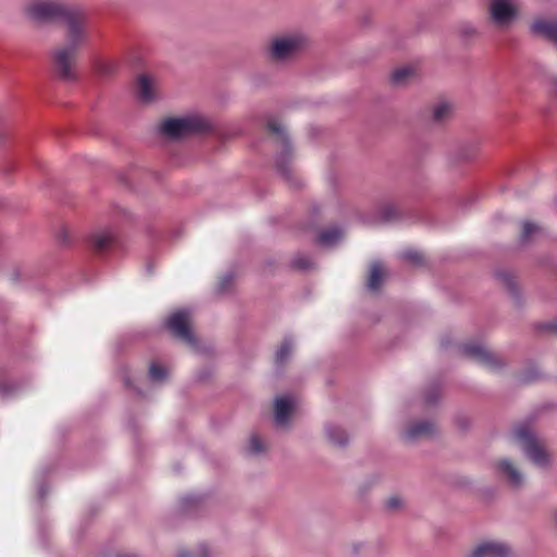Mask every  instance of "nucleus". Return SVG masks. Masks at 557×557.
<instances>
[{
	"instance_id": "nucleus-25",
	"label": "nucleus",
	"mask_w": 557,
	"mask_h": 557,
	"mask_svg": "<svg viewBox=\"0 0 557 557\" xmlns=\"http://www.w3.org/2000/svg\"><path fill=\"white\" fill-rule=\"evenodd\" d=\"M451 112V107L447 102H441L433 107L432 110V120L434 122L441 123L445 121Z\"/></svg>"
},
{
	"instance_id": "nucleus-40",
	"label": "nucleus",
	"mask_w": 557,
	"mask_h": 557,
	"mask_svg": "<svg viewBox=\"0 0 557 557\" xmlns=\"http://www.w3.org/2000/svg\"><path fill=\"white\" fill-rule=\"evenodd\" d=\"M364 547V544L363 543H357V544H354L352 545V552L355 555H358L361 550V548Z\"/></svg>"
},
{
	"instance_id": "nucleus-4",
	"label": "nucleus",
	"mask_w": 557,
	"mask_h": 557,
	"mask_svg": "<svg viewBox=\"0 0 557 557\" xmlns=\"http://www.w3.org/2000/svg\"><path fill=\"white\" fill-rule=\"evenodd\" d=\"M268 127L271 132L276 134L277 141L281 145V152L276 156L275 165L278 173L290 183L292 186L298 187L300 186V180L296 177L294 174V170L292 166V148L289 145L288 137L285 133V128L281 122L276 120H270L268 122Z\"/></svg>"
},
{
	"instance_id": "nucleus-7",
	"label": "nucleus",
	"mask_w": 557,
	"mask_h": 557,
	"mask_svg": "<svg viewBox=\"0 0 557 557\" xmlns=\"http://www.w3.org/2000/svg\"><path fill=\"white\" fill-rule=\"evenodd\" d=\"M188 319L189 312L186 309H182L171 314L165 325L177 339L191 348H196L198 344L197 338L188 324Z\"/></svg>"
},
{
	"instance_id": "nucleus-10",
	"label": "nucleus",
	"mask_w": 557,
	"mask_h": 557,
	"mask_svg": "<svg viewBox=\"0 0 557 557\" xmlns=\"http://www.w3.org/2000/svg\"><path fill=\"white\" fill-rule=\"evenodd\" d=\"M435 424L429 420L414 421L410 423L401 433V438L413 444L420 440L431 438L435 435Z\"/></svg>"
},
{
	"instance_id": "nucleus-1",
	"label": "nucleus",
	"mask_w": 557,
	"mask_h": 557,
	"mask_svg": "<svg viewBox=\"0 0 557 557\" xmlns=\"http://www.w3.org/2000/svg\"><path fill=\"white\" fill-rule=\"evenodd\" d=\"M23 11L29 20L39 24L63 21L64 44L52 51L51 60L59 78L74 82L77 78L75 63L78 51L89 38L86 10L64 0H29L24 4Z\"/></svg>"
},
{
	"instance_id": "nucleus-44",
	"label": "nucleus",
	"mask_w": 557,
	"mask_h": 557,
	"mask_svg": "<svg viewBox=\"0 0 557 557\" xmlns=\"http://www.w3.org/2000/svg\"><path fill=\"white\" fill-rule=\"evenodd\" d=\"M553 92L557 97V82L554 83Z\"/></svg>"
},
{
	"instance_id": "nucleus-20",
	"label": "nucleus",
	"mask_w": 557,
	"mask_h": 557,
	"mask_svg": "<svg viewBox=\"0 0 557 557\" xmlns=\"http://www.w3.org/2000/svg\"><path fill=\"white\" fill-rule=\"evenodd\" d=\"M55 240L59 244L79 240V234L76 227L69 224H59L53 231Z\"/></svg>"
},
{
	"instance_id": "nucleus-46",
	"label": "nucleus",
	"mask_w": 557,
	"mask_h": 557,
	"mask_svg": "<svg viewBox=\"0 0 557 557\" xmlns=\"http://www.w3.org/2000/svg\"><path fill=\"white\" fill-rule=\"evenodd\" d=\"M4 206V200L0 199V208Z\"/></svg>"
},
{
	"instance_id": "nucleus-41",
	"label": "nucleus",
	"mask_w": 557,
	"mask_h": 557,
	"mask_svg": "<svg viewBox=\"0 0 557 557\" xmlns=\"http://www.w3.org/2000/svg\"><path fill=\"white\" fill-rule=\"evenodd\" d=\"M462 33H463L465 35L470 36V35H473V34L475 33V29H474L472 26H470V25H469V26H465V27L462 28Z\"/></svg>"
},
{
	"instance_id": "nucleus-9",
	"label": "nucleus",
	"mask_w": 557,
	"mask_h": 557,
	"mask_svg": "<svg viewBox=\"0 0 557 557\" xmlns=\"http://www.w3.org/2000/svg\"><path fill=\"white\" fill-rule=\"evenodd\" d=\"M517 11V0H491V16L500 26L509 24L516 16Z\"/></svg>"
},
{
	"instance_id": "nucleus-22",
	"label": "nucleus",
	"mask_w": 557,
	"mask_h": 557,
	"mask_svg": "<svg viewBox=\"0 0 557 557\" xmlns=\"http://www.w3.org/2000/svg\"><path fill=\"white\" fill-rule=\"evenodd\" d=\"M383 270L380 261H373L370 268V274L368 278V288L372 292H376L383 284Z\"/></svg>"
},
{
	"instance_id": "nucleus-28",
	"label": "nucleus",
	"mask_w": 557,
	"mask_h": 557,
	"mask_svg": "<svg viewBox=\"0 0 557 557\" xmlns=\"http://www.w3.org/2000/svg\"><path fill=\"white\" fill-rule=\"evenodd\" d=\"M290 265L295 270L307 271L312 269L314 263L309 257L298 255L295 258H293Z\"/></svg>"
},
{
	"instance_id": "nucleus-12",
	"label": "nucleus",
	"mask_w": 557,
	"mask_h": 557,
	"mask_svg": "<svg viewBox=\"0 0 557 557\" xmlns=\"http://www.w3.org/2000/svg\"><path fill=\"white\" fill-rule=\"evenodd\" d=\"M510 549L507 545L495 542H486L478 545L469 557H508Z\"/></svg>"
},
{
	"instance_id": "nucleus-42",
	"label": "nucleus",
	"mask_w": 557,
	"mask_h": 557,
	"mask_svg": "<svg viewBox=\"0 0 557 557\" xmlns=\"http://www.w3.org/2000/svg\"><path fill=\"white\" fill-rule=\"evenodd\" d=\"M190 553L188 550H180L178 552V557H190Z\"/></svg>"
},
{
	"instance_id": "nucleus-33",
	"label": "nucleus",
	"mask_w": 557,
	"mask_h": 557,
	"mask_svg": "<svg viewBox=\"0 0 557 557\" xmlns=\"http://www.w3.org/2000/svg\"><path fill=\"white\" fill-rule=\"evenodd\" d=\"M247 451L250 455H258L263 451L262 443L257 435L253 434L250 436V440H249V443L247 446Z\"/></svg>"
},
{
	"instance_id": "nucleus-11",
	"label": "nucleus",
	"mask_w": 557,
	"mask_h": 557,
	"mask_svg": "<svg viewBox=\"0 0 557 557\" xmlns=\"http://www.w3.org/2000/svg\"><path fill=\"white\" fill-rule=\"evenodd\" d=\"M496 469L511 487L520 488L523 485V473L509 459H500L497 462Z\"/></svg>"
},
{
	"instance_id": "nucleus-3",
	"label": "nucleus",
	"mask_w": 557,
	"mask_h": 557,
	"mask_svg": "<svg viewBox=\"0 0 557 557\" xmlns=\"http://www.w3.org/2000/svg\"><path fill=\"white\" fill-rule=\"evenodd\" d=\"M209 127L208 121L199 114H187L162 121L159 132L168 138L178 139L190 134L202 132Z\"/></svg>"
},
{
	"instance_id": "nucleus-16",
	"label": "nucleus",
	"mask_w": 557,
	"mask_h": 557,
	"mask_svg": "<svg viewBox=\"0 0 557 557\" xmlns=\"http://www.w3.org/2000/svg\"><path fill=\"white\" fill-rule=\"evenodd\" d=\"M496 277L500 282V284L507 289L508 294L516 302L517 306H521V295L519 290V285L516 281V276L509 271H497Z\"/></svg>"
},
{
	"instance_id": "nucleus-8",
	"label": "nucleus",
	"mask_w": 557,
	"mask_h": 557,
	"mask_svg": "<svg viewBox=\"0 0 557 557\" xmlns=\"http://www.w3.org/2000/svg\"><path fill=\"white\" fill-rule=\"evenodd\" d=\"M520 239L522 243L535 242H554L557 237L554 236L552 231L540 222L522 221L520 227Z\"/></svg>"
},
{
	"instance_id": "nucleus-39",
	"label": "nucleus",
	"mask_w": 557,
	"mask_h": 557,
	"mask_svg": "<svg viewBox=\"0 0 557 557\" xmlns=\"http://www.w3.org/2000/svg\"><path fill=\"white\" fill-rule=\"evenodd\" d=\"M46 495H47V486H46L45 483H40L38 485V497H39V499L42 500L46 497Z\"/></svg>"
},
{
	"instance_id": "nucleus-32",
	"label": "nucleus",
	"mask_w": 557,
	"mask_h": 557,
	"mask_svg": "<svg viewBox=\"0 0 557 557\" xmlns=\"http://www.w3.org/2000/svg\"><path fill=\"white\" fill-rule=\"evenodd\" d=\"M412 74L413 71L411 67H400L394 71L392 78L395 83L401 84Z\"/></svg>"
},
{
	"instance_id": "nucleus-36",
	"label": "nucleus",
	"mask_w": 557,
	"mask_h": 557,
	"mask_svg": "<svg viewBox=\"0 0 557 557\" xmlns=\"http://www.w3.org/2000/svg\"><path fill=\"white\" fill-rule=\"evenodd\" d=\"M539 327H540V330L549 331V332H552L554 334H557V321H552V322L543 323Z\"/></svg>"
},
{
	"instance_id": "nucleus-34",
	"label": "nucleus",
	"mask_w": 557,
	"mask_h": 557,
	"mask_svg": "<svg viewBox=\"0 0 557 557\" xmlns=\"http://www.w3.org/2000/svg\"><path fill=\"white\" fill-rule=\"evenodd\" d=\"M403 258L413 265H421L423 263L422 255L417 250H407L403 253Z\"/></svg>"
},
{
	"instance_id": "nucleus-30",
	"label": "nucleus",
	"mask_w": 557,
	"mask_h": 557,
	"mask_svg": "<svg viewBox=\"0 0 557 557\" xmlns=\"http://www.w3.org/2000/svg\"><path fill=\"white\" fill-rule=\"evenodd\" d=\"M441 396V387L438 384H431L424 392L423 399L426 405H435Z\"/></svg>"
},
{
	"instance_id": "nucleus-15",
	"label": "nucleus",
	"mask_w": 557,
	"mask_h": 557,
	"mask_svg": "<svg viewBox=\"0 0 557 557\" xmlns=\"http://www.w3.org/2000/svg\"><path fill=\"white\" fill-rule=\"evenodd\" d=\"M531 30L535 35L542 36L557 44V21L537 18L532 23Z\"/></svg>"
},
{
	"instance_id": "nucleus-31",
	"label": "nucleus",
	"mask_w": 557,
	"mask_h": 557,
	"mask_svg": "<svg viewBox=\"0 0 557 557\" xmlns=\"http://www.w3.org/2000/svg\"><path fill=\"white\" fill-rule=\"evenodd\" d=\"M20 389V385L16 382H0V397L9 398L14 396Z\"/></svg>"
},
{
	"instance_id": "nucleus-43",
	"label": "nucleus",
	"mask_w": 557,
	"mask_h": 557,
	"mask_svg": "<svg viewBox=\"0 0 557 557\" xmlns=\"http://www.w3.org/2000/svg\"><path fill=\"white\" fill-rule=\"evenodd\" d=\"M95 247L97 248L98 253H102L108 246L99 245V246H95Z\"/></svg>"
},
{
	"instance_id": "nucleus-5",
	"label": "nucleus",
	"mask_w": 557,
	"mask_h": 557,
	"mask_svg": "<svg viewBox=\"0 0 557 557\" xmlns=\"http://www.w3.org/2000/svg\"><path fill=\"white\" fill-rule=\"evenodd\" d=\"M512 435L521 446L525 457L535 466L540 468H546L549 466L550 460L548 454L529 425H516L512 430Z\"/></svg>"
},
{
	"instance_id": "nucleus-21",
	"label": "nucleus",
	"mask_w": 557,
	"mask_h": 557,
	"mask_svg": "<svg viewBox=\"0 0 557 557\" xmlns=\"http://www.w3.org/2000/svg\"><path fill=\"white\" fill-rule=\"evenodd\" d=\"M294 338L292 336H285L275 352V363L277 366L285 364L290 358L294 349Z\"/></svg>"
},
{
	"instance_id": "nucleus-29",
	"label": "nucleus",
	"mask_w": 557,
	"mask_h": 557,
	"mask_svg": "<svg viewBox=\"0 0 557 557\" xmlns=\"http://www.w3.org/2000/svg\"><path fill=\"white\" fill-rule=\"evenodd\" d=\"M234 277H235V275L232 272H227L223 276H221L216 284L215 292L218 294L228 293L232 288Z\"/></svg>"
},
{
	"instance_id": "nucleus-2",
	"label": "nucleus",
	"mask_w": 557,
	"mask_h": 557,
	"mask_svg": "<svg viewBox=\"0 0 557 557\" xmlns=\"http://www.w3.org/2000/svg\"><path fill=\"white\" fill-rule=\"evenodd\" d=\"M301 34H283L272 38L267 47V58L274 63L285 64L296 59L306 47Z\"/></svg>"
},
{
	"instance_id": "nucleus-37",
	"label": "nucleus",
	"mask_w": 557,
	"mask_h": 557,
	"mask_svg": "<svg viewBox=\"0 0 557 557\" xmlns=\"http://www.w3.org/2000/svg\"><path fill=\"white\" fill-rule=\"evenodd\" d=\"M124 384L126 387L132 388L137 395H144V393L136 385L133 384L132 379L128 375L124 376Z\"/></svg>"
},
{
	"instance_id": "nucleus-38",
	"label": "nucleus",
	"mask_w": 557,
	"mask_h": 557,
	"mask_svg": "<svg viewBox=\"0 0 557 557\" xmlns=\"http://www.w3.org/2000/svg\"><path fill=\"white\" fill-rule=\"evenodd\" d=\"M194 557H210V550L206 545H200Z\"/></svg>"
},
{
	"instance_id": "nucleus-27",
	"label": "nucleus",
	"mask_w": 557,
	"mask_h": 557,
	"mask_svg": "<svg viewBox=\"0 0 557 557\" xmlns=\"http://www.w3.org/2000/svg\"><path fill=\"white\" fill-rule=\"evenodd\" d=\"M202 503V497L196 494L186 495L181 499V508L184 512H189L198 508Z\"/></svg>"
},
{
	"instance_id": "nucleus-23",
	"label": "nucleus",
	"mask_w": 557,
	"mask_h": 557,
	"mask_svg": "<svg viewBox=\"0 0 557 557\" xmlns=\"http://www.w3.org/2000/svg\"><path fill=\"white\" fill-rule=\"evenodd\" d=\"M543 377L542 372L535 366H531L522 371L518 376V382L521 384H530Z\"/></svg>"
},
{
	"instance_id": "nucleus-26",
	"label": "nucleus",
	"mask_w": 557,
	"mask_h": 557,
	"mask_svg": "<svg viewBox=\"0 0 557 557\" xmlns=\"http://www.w3.org/2000/svg\"><path fill=\"white\" fill-rule=\"evenodd\" d=\"M377 213L382 220L391 221L399 215V210L396 205L384 202L379 207Z\"/></svg>"
},
{
	"instance_id": "nucleus-13",
	"label": "nucleus",
	"mask_w": 557,
	"mask_h": 557,
	"mask_svg": "<svg viewBox=\"0 0 557 557\" xmlns=\"http://www.w3.org/2000/svg\"><path fill=\"white\" fill-rule=\"evenodd\" d=\"M293 408V398L284 396L275 399L274 421L277 426L285 428L288 425Z\"/></svg>"
},
{
	"instance_id": "nucleus-24",
	"label": "nucleus",
	"mask_w": 557,
	"mask_h": 557,
	"mask_svg": "<svg viewBox=\"0 0 557 557\" xmlns=\"http://www.w3.org/2000/svg\"><path fill=\"white\" fill-rule=\"evenodd\" d=\"M168 375H169V372L164 367H162L156 362H152L150 364L148 376L151 382L162 383L168 379Z\"/></svg>"
},
{
	"instance_id": "nucleus-18",
	"label": "nucleus",
	"mask_w": 557,
	"mask_h": 557,
	"mask_svg": "<svg viewBox=\"0 0 557 557\" xmlns=\"http://www.w3.org/2000/svg\"><path fill=\"white\" fill-rule=\"evenodd\" d=\"M117 239V232L114 226L103 225L95 228L91 233V244H110Z\"/></svg>"
},
{
	"instance_id": "nucleus-17",
	"label": "nucleus",
	"mask_w": 557,
	"mask_h": 557,
	"mask_svg": "<svg viewBox=\"0 0 557 557\" xmlns=\"http://www.w3.org/2000/svg\"><path fill=\"white\" fill-rule=\"evenodd\" d=\"M325 435L334 447L346 448L349 444V435L346 430L335 423L325 425Z\"/></svg>"
},
{
	"instance_id": "nucleus-19",
	"label": "nucleus",
	"mask_w": 557,
	"mask_h": 557,
	"mask_svg": "<svg viewBox=\"0 0 557 557\" xmlns=\"http://www.w3.org/2000/svg\"><path fill=\"white\" fill-rule=\"evenodd\" d=\"M345 228L339 225H330L319 233L320 244H336L345 239Z\"/></svg>"
},
{
	"instance_id": "nucleus-45",
	"label": "nucleus",
	"mask_w": 557,
	"mask_h": 557,
	"mask_svg": "<svg viewBox=\"0 0 557 557\" xmlns=\"http://www.w3.org/2000/svg\"><path fill=\"white\" fill-rule=\"evenodd\" d=\"M147 271H148V273H149V274H151V273H152V269H151V267H150V265H148V267H147Z\"/></svg>"
},
{
	"instance_id": "nucleus-35",
	"label": "nucleus",
	"mask_w": 557,
	"mask_h": 557,
	"mask_svg": "<svg viewBox=\"0 0 557 557\" xmlns=\"http://www.w3.org/2000/svg\"><path fill=\"white\" fill-rule=\"evenodd\" d=\"M403 500L398 496H392L386 500V507L388 510H397L401 507Z\"/></svg>"
},
{
	"instance_id": "nucleus-14",
	"label": "nucleus",
	"mask_w": 557,
	"mask_h": 557,
	"mask_svg": "<svg viewBox=\"0 0 557 557\" xmlns=\"http://www.w3.org/2000/svg\"><path fill=\"white\" fill-rule=\"evenodd\" d=\"M137 97L143 103H151L158 98L156 82L148 75H140L137 79Z\"/></svg>"
},
{
	"instance_id": "nucleus-6",
	"label": "nucleus",
	"mask_w": 557,
	"mask_h": 557,
	"mask_svg": "<svg viewBox=\"0 0 557 557\" xmlns=\"http://www.w3.org/2000/svg\"><path fill=\"white\" fill-rule=\"evenodd\" d=\"M459 351L465 357L480 363L492 372H500L507 366V362L487 349L480 343H466L459 347Z\"/></svg>"
}]
</instances>
